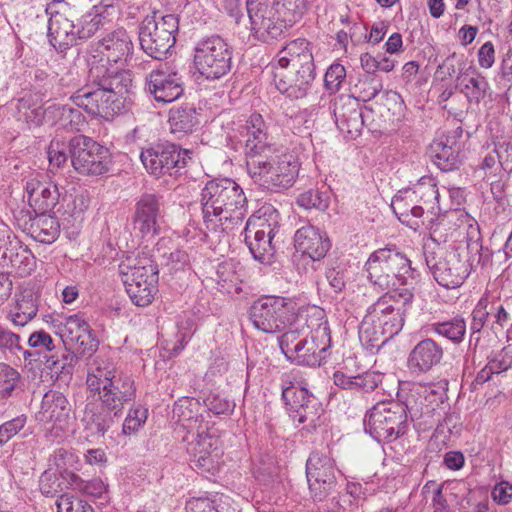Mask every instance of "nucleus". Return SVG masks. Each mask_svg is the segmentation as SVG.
<instances>
[{
	"instance_id": "obj_1",
	"label": "nucleus",
	"mask_w": 512,
	"mask_h": 512,
	"mask_svg": "<svg viewBox=\"0 0 512 512\" xmlns=\"http://www.w3.org/2000/svg\"><path fill=\"white\" fill-rule=\"evenodd\" d=\"M413 299V292L406 287L387 291L379 297L368 307L361 322L360 340L371 347H379L388 338L397 335L404 326Z\"/></svg>"
},
{
	"instance_id": "obj_2",
	"label": "nucleus",
	"mask_w": 512,
	"mask_h": 512,
	"mask_svg": "<svg viewBox=\"0 0 512 512\" xmlns=\"http://www.w3.org/2000/svg\"><path fill=\"white\" fill-rule=\"evenodd\" d=\"M276 88L291 99H302L315 79V63L310 43L305 39L290 41L271 64Z\"/></svg>"
},
{
	"instance_id": "obj_3",
	"label": "nucleus",
	"mask_w": 512,
	"mask_h": 512,
	"mask_svg": "<svg viewBox=\"0 0 512 512\" xmlns=\"http://www.w3.org/2000/svg\"><path fill=\"white\" fill-rule=\"evenodd\" d=\"M105 74V70L89 71L91 85L77 90L71 99L79 108L84 109L92 116L112 119L121 113L124 107L125 93L132 86L131 74L117 75L115 72Z\"/></svg>"
},
{
	"instance_id": "obj_4",
	"label": "nucleus",
	"mask_w": 512,
	"mask_h": 512,
	"mask_svg": "<svg viewBox=\"0 0 512 512\" xmlns=\"http://www.w3.org/2000/svg\"><path fill=\"white\" fill-rule=\"evenodd\" d=\"M46 12L50 15L48 40L58 52L79 45L94 35H102L111 26V21L106 16L96 12L83 15L75 23L64 0H53L47 4Z\"/></svg>"
},
{
	"instance_id": "obj_5",
	"label": "nucleus",
	"mask_w": 512,
	"mask_h": 512,
	"mask_svg": "<svg viewBox=\"0 0 512 512\" xmlns=\"http://www.w3.org/2000/svg\"><path fill=\"white\" fill-rule=\"evenodd\" d=\"M203 223L207 230L216 232L226 222L237 224L247 211L243 189L232 179L209 180L201 191Z\"/></svg>"
},
{
	"instance_id": "obj_6",
	"label": "nucleus",
	"mask_w": 512,
	"mask_h": 512,
	"mask_svg": "<svg viewBox=\"0 0 512 512\" xmlns=\"http://www.w3.org/2000/svg\"><path fill=\"white\" fill-rule=\"evenodd\" d=\"M467 250L472 254L469 258L455 247L438 246L425 252L426 265L439 285L448 289L458 288L471 270L490 261L488 249L484 250L479 240L468 242Z\"/></svg>"
},
{
	"instance_id": "obj_7",
	"label": "nucleus",
	"mask_w": 512,
	"mask_h": 512,
	"mask_svg": "<svg viewBox=\"0 0 512 512\" xmlns=\"http://www.w3.org/2000/svg\"><path fill=\"white\" fill-rule=\"evenodd\" d=\"M251 29L261 40L277 38L286 26L298 22L306 10L304 0H247Z\"/></svg>"
},
{
	"instance_id": "obj_8",
	"label": "nucleus",
	"mask_w": 512,
	"mask_h": 512,
	"mask_svg": "<svg viewBox=\"0 0 512 512\" xmlns=\"http://www.w3.org/2000/svg\"><path fill=\"white\" fill-rule=\"evenodd\" d=\"M200 409L201 404L196 398L182 397L174 404L173 417L187 429L183 441L187 443L186 450L190 455L191 467L209 471L213 468L214 457L218 456V453L213 455L217 451L218 439L199 430L193 431L200 416Z\"/></svg>"
},
{
	"instance_id": "obj_9",
	"label": "nucleus",
	"mask_w": 512,
	"mask_h": 512,
	"mask_svg": "<svg viewBox=\"0 0 512 512\" xmlns=\"http://www.w3.org/2000/svg\"><path fill=\"white\" fill-rule=\"evenodd\" d=\"M365 268L369 281L381 290L391 291L404 286L414 277L410 259L395 245L380 248L368 258Z\"/></svg>"
},
{
	"instance_id": "obj_10",
	"label": "nucleus",
	"mask_w": 512,
	"mask_h": 512,
	"mask_svg": "<svg viewBox=\"0 0 512 512\" xmlns=\"http://www.w3.org/2000/svg\"><path fill=\"white\" fill-rule=\"evenodd\" d=\"M246 166L253 181L268 190L291 187L298 174V163L291 155H274L273 151L252 154Z\"/></svg>"
},
{
	"instance_id": "obj_11",
	"label": "nucleus",
	"mask_w": 512,
	"mask_h": 512,
	"mask_svg": "<svg viewBox=\"0 0 512 512\" xmlns=\"http://www.w3.org/2000/svg\"><path fill=\"white\" fill-rule=\"evenodd\" d=\"M119 272L132 303L140 307L151 304L159 279L158 266L151 257H129L120 263Z\"/></svg>"
},
{
	"instance_id": "obj_12",
	"label": "nucleus",
	"mask_w": 512,
	"mask_h": 512,
	"mask_svg": "<svg viewBox=\"0 0 512 512\" xmlns=\"http://www.w3.org/2000/svg\"><path fill=\"white\" fill-rule=\"evenodd\" d=\"M133 53V43L127 31L119 28L107 32L103 37L92 44L89 50L88 64L89 71L97 67L98 70H105V74L114 76L111 72L120 74H131L121 68Z\"/></svg>"
},
{
	"instance_id": "obj_13",
	"label": "nucleus",
	"mask_w": 512,
	"mask_h": 512,
	"mask_svg": "<svg viewBox=\"0 0 512 512\" xmlns=\"http://www.w3.org/2000/svg\"><path fill=\"white\" fill-rule=\"evenodd\" d=\"M178 30L179 19L174 14L153 12L147 15L139 25L141 49L156 60L164 59L176 43Z\"/></svg>"
},
{
	"instance_id": "obj_14",
	"label": "nucleus",
	"mask_w": 512,
	"mask_h": 512,
	"mask_svg": "<svg viewBox=\"0 0 512 512\" xmlns=\"http://www.w3.org/2000/svg\"><path fill=\"white\" fill-rule=\"evenodd\" d=\"M407 409L394 400L376 403L365 415V431L378 442L396 440L407 431Z\"/></svg>"
},
{
	"instance_id": "obj_15",
	"label": "nucleus",
	"mask_w": 512,
	"mask_h": 512,
	"mask_svg": "<svg viewBox=\"0 0 512 512\" xmlns=\"http://www.w3.org/2000/svg\"><path fill=\"white\" fill-rule=\"evenodd\" d=\"M193 51L194 66L206 79L217 80L231 71L232 49L219 35L200 39Z\"/></svg>"
},
{
	"instance_id": "obj_16",
	"label": "nucleus",
	"mask_w": 512,
	"mask_h": 512,
	"mask_svg": "<svg viewBox=\"0 0 512 512\" xmlns=\"http://www.w3.org/2000/svg\"><path fill=\"white\" fill-rule=\"evenodd\" d=\"M279 214L274 208H268L264 216H253L245 227V242L253 258L261 263H271L275 252V237L279 231Z\"/></svg>"
},
{
	"instance_id": "obj_17",
	"label": "nucleus",
	"mask_w": 512,
	"mask_h": 512,
	"mask_svg": "<svg viewBox=\"0 0 512 512\" xmlns=\"http://www.w3.org/2000/svg\"><path fill=\"white\" fill-rule=\"evenodd\" d=\"M249 318L255 328L265 333L285 330L297 319L293 302L282 297L265 296L253 302L249 309Z\"/></svg>"
},
{
	"instance_id": "obj_18",
	"label": "nucleus",
	"mask_w": 512,
	"mask_h": 512,
	"mask_svg": "<svg viewBox=\"0 0 512 512\" xmlns=\"http://www.w3.org/2000/svg\"><path fill=\"white\" fill-rule=\"evenodd\" d=\"M74 169L83 175L97 176L109 171L112 164L109 150L84 135L72 137L68 142Z\"/></svg>"
},
{
	"instance_id": "obj_19",
	"label": "nucleus",
	"mask_w": 512,
	"mask_h": 512,
	"mask_svg": "<svg viewBox=\"0 0 512 512\" xmlns=\"http://www.w3.org/2000/svg\"><path fill=\"white\" fill-rule=\"evenodd\" d=\"M314 316L317 324L308 325V329L312 333L310 338L307 336L294 354L288 358L299 365L321 366L325 362L327 351L331 346L330 329L325 320L324 311L315 310Z\"/></svg>"
},
{
	"instance_id": "obj_20",
	"label": "nucleus",
	"mask_w": 512,
	"mask_h": 512,
	"mask_svg": "<svg viewBox=\"0 0 512 512\" xmlns=\"http://www.w3.org/2000/svg\"><path fill=\"white\" fill-rule=\"evenodd\" d=\"M191 154L174 143L162 142L142 149L140 159L149 174L160 177L185 167Z\"/></svg>"
},
{
	"instance_id": "obj_21",
	"label": "nucleus",
	"mask_w": 512,
	"mask_h": 512,
	"mask_svg": "<svg viewBox=\"0 0 512 512\" xmlns=\"http://www.w3.org/2000/svg\"><path fill=\"white\" fill-rule=\"evenodd\" d=\"M145 90L156 102L171 103L183 94V79L177 70L164 64L147 75Z\"/></svg>"
},
{
	"instance_id": "obj_22",
	"label": "nucleus",
	"mask_w": 512,
	"mask_h": 512,
	"mask_svg": "<svg viewBox=\"0 0 512 512\" xmlns=\"http://www.w3.org/2000/svg\"><path fill=\"white\" fill-rule=\"evenodd\" d=\"M330 109L337 128L347 136L360 134L364 125L360 102L355 95L341 94L334 98Z\"/></svg>"
},
{
	"instance_id": "obj_23",
	"label": "nucleus",
	"mask_w": 512,
	"mask_h": 512,
	"mask_svg": "<svg viewBox=\"0 0 512 512\" xmlns=\"http://www.w3.org/2000/svg\"><path fill=\"white\" fill-rule=\"evenodd\" d=\"M285 406L293 422L303 425V429L308 432L315 430L324 422L323 405L310 391L285 403Z\"/></svg>"
},
{
	"instance_id": "obj_24",
	"label": "nucleus",
	"mask_w": 512,
	"mask_h": 512,
	"mask_svg": "<svg viewBox=\"0 0 512 512\" xmlns=\"http://www.w3.org/2000/svg\"><path fill=\"white\" fill-rule=\"evenodd\" d=\"M161 196L146 193L136 203L133 217V229L141 237L155 235L159 230V219L161 217Z\"/></svg>"
},
{
	"instance_id": "obj_25",
	"label": "nucleus",
	"mask_w": 512,
	"mask_h": 512,
	"mask_svg": "<svg viewBox=\"0 0 512 512\" xmlns=\"http://www.w3.org/2000/svg\"><path fill=\"white\" fill-rule=\"evenodd\" d=\"M93 394H97L100 402L106 407L123 412L124 406L134 401L136 387L132 377L122 372Z\"/></svg>"
},
{
	"instance_id": "obj_26",
	"label": "nucleus",
	"mask_w": 512,
	"mask_h": 512,
	"mask_svg": "<svg viewBox=\"0 0 512 512\" xmlns=\"http://www.w3.org/2000/svg\"><path fill=\"white\" fill-rule=\"evenodd\" d=\"M25 191L29 206L36 214L51 212L59 202L60 193L57 185L44 177L29 178L25 184Z\"/></svg>"
},
{
	"instance_id": "obj_27",
	"label": "nucleus",
	"mask_w": 512,
	"mask_h": 512,
	"mask_svg": "<svg viewBox=\"0 0 512 512\" xmlns=\"http://www.w3.org/2000/svg\"><path fill=\"white\" fill-rule=\"evenodd\" d=\"M443 357L442 345L432 338H426L419 341L410 351L407 366L413 374H425L438 366Z\"/></svg>"
},
{
	"instance_id": "obj_28",
	"label": "nucleus",
	"mask_w": 512,
	"mask_h": 512,
	"mask_svg": "<svg viewBox=\"0 0 512 512\" xmlns=\"http://www.w3.org/2000/svg\"><path fill=\"white\" fill-rule=\"evenodd\" d=\"M294 245L297 251L308 255L313 261L324 258L331 247L326 233L312 225L303 226L296 231Z\"/></svg>"
},
{
	"instance_id": "obj_29",
	"label": "nucleus",
	"mask_w": 512,
	"mask_h": 512,
	"mask_svg": "<svg viewBox=\"0 0 512 512\" xmlns=\"http://www.w3.org/2000/svg\"><path fill=\"white\" fill-rule=\"evenodd\" d=\"M391 208L398 219L417 230L420 226V219L425 212V207L420 205L409 188L399 190L392 198Z\"/></svg>"
},
{
	"instance_id": "obj_30",
	"label": "nucleus",
	"mask_w": 512,
	"mask_h": 512,
	"mask_svg": "<svg viewBox=\"0 0 512 512\" xmlns=\"http://www.w3.org/2000/svg\"><path fill=\"white\" fill-rule=\"evenodd\" d=\"M99 346V341L92 329L79 336V340L75 341L74 346H67L68 352L62 356V360L55 359L54 355L47 358L46 362L50 369H61L64 370L68 365L73 367L74 362L77 360V355L80 356H91L93 355Z\"/></svg>"
},
{
	"instance_id": "obj_31",
	"label": "nucleus",
	"mask_w": 512,
	"mask_h": 512,
	"mask_svg": "<svg viewBox=\"0 0 512 512\" xmlns=\"http://www.w3.org/2000/svg\"><path fill=\"white\" fill-rule=\"evenodd\" d=\"M70 412L71 405L62 392L50 390L44 394L40 411L42 421L53 422L62 429Z\"/></svg>"
},
{
	"instance_id": "obj_32",
	"label": "nucleus",
	"mask_w": 512,
	"mask_h": 512,
	"mask_svg": "<svg viewBox=\"0 0 512 512\" xmlns=\"http://www.w3.org/2000/svg\"><path fill=\"white\" fill-rule=\"evenodd\" d=\"M246 129L248 136L245 144L246 158L252 156V154L273 151L266 123L260 114L254 113L250 116Z\"/></svg>"
},
{
	"instance_id": "obj_33",
	"label": "nucleus",
	"mask_w": 512,
	"mask_h": 512,
	"mask_svg": "<svg viewBox=\"0 0 512 512\" xmlns=\"http://www.w3.org/2000/svg\"><path fill=\"white\" fill-rule=\"evenodd\" d=\"M121 373L111 359L98 355L88 364L87 389L91 393L100 391L101 386L108 385Z\"/></svg>"
},
{
	"instance_id": "obj_34",
	"label": "nucleus",
	"mask_w": 512,
	"mask_h": 512,
	"mask_svg": "<svg viewBox=\"0 0 512 512\" xmlns=\"http://www.w3.org/2000/svg\"><path fill=\"white\" fill-rule=\"evenodd\" d=\"M333 381L336 386L344 390H350L359 393L373 392L381 382V375L367 371L355 376H350L342 371H336L333 374Z\"/></svg>"
},
{
	"instance_id": "obj_35",
	"label": "nucleus",
	"mask_w": 512,
	"mask_h": 512,
	"mask_svg": "<svg viewBox=\"0 0 512 512\" xmlns=\"http://www.w3.org/2000/svg\"><path fill=\"white\" fill-rule=\"evenodd\" d=\"M313 317L315 316L313 315ZM314 321L315 318L309 321L307 315L297 313V319L286 328L287 331L278 337L280 349L287 359L294 354L307 337L308 325L315 324Z\"/></svg>"
},
{
	"instance_id": "obj_36",
	"label": "nucleus",
	"mask_w": 512,
	"mask_h": 512,
	"mask_svg": "<svg viewBox=\"0 0 512 512\" xmlns=\"http://www.w3.org/2000/svg\"><path fill=\"white\" fill-rule=\"evenodd\" d=\"M86 410L89 415L88 425L90 429L95 431L99 436L113 433L123 413L121 411L112 410L102 403L98 406L93 405L91 408L87 405Z\"/></svg>"
},
{
	"instance_id": "obj_37",
	"label": "nucleus",
	"mask_w": 512,
	"mask_h": 512,
	"mask_svg": "<svg viewBox=\"0 0 512 512\" xmlns=\"http://www.w3.org/2000/svg\"><path fill=\"white\" fill-rule=\"evenodd\" d=\"M47 122L70 131H80L84 117L79 109L68 104H53L47 107Z\"/></svg>"
},
{
	"instance_id": "obj_38",
	"label": "nucleus",
	"mask_w": 512,
	"mask_h": 512,
	"mask_svg": "<svg viewBox=\"0 0 512 512\" xmlns=\"http://www.w3.org/2000/svg\"><path fill=\"white\" fill-rule=\"evenodd\" d=\"M448 138L433 141L430 146L431 157L442 171L457 169L461 163L458 148L454 147Z\"/></svg>"
},
{
	"instance_id": "obj_39",
	"label": "nucleus",
	"mask_w": 512,
	"mask_h": 512,
	"mask_svg": "<svg viewBox=\"0 0 512 512\" xmlns=\"http://www.w3.org/2000/svg\"><path fill=\"white\" fill-rule=\"evenodd\" d=\"M29 234L36 241L44 244L53 243L60 234V225L56 217L46 214H36L31 220Z\"/></svg>"
},
{
	"instance_id": "obj_40",
	"label": "nucleus",
	"mask_w": 512,
	"mask_h": 512,
	"mask_svg": "<svg viewBox=\"0 0 512 512\" xmlns=\"http://www.w3.org/2000/svg\"><path fill=\"white\" fill-rule=\"evenodd\" d=\"M169 123L173 133H192L199 124L196 108L189 103L173 107L169 112Z\"/></svg>"
},
{
	"instance_id": "obj_41",
	"label": "nucleus",
	"mask_w": 512,
	"mask_h": 512,
	"mask_svg": "<svg viewBox=\"0 0 512 512\" xmlns=\"http://www.w3.org/2000/svg\"><path fill=\"white\" fill-rule=\"evenodd\" d=\"M307 479H319L323 477L336 478L335 461L331 457L328 447L319 451H313L306 463Z\"/></svg>"
},
{
	"instance_id": "obj_42",
	"label": "nucleus",
	"mask_w": 512,
	"mask_h": 512,
	"mask_svg": "<svg viewBox=\"0 0 512 512\" xmlns=\"http://www.w3.org/2000/svg\"><path fill=\"white\" fill-rule=\"evenodd\" d=\"M457 80L462 86L461 92L466 95L469 101L479 102L480 99L485 97L489 87L488 82L486 78L474 68L470 67L466 72H462V69L459 68Z\"/></svg>"
},
{
	"instance_id": "obj_43",
	"label": "nucleus",
	"mask_w": 512,
	"mask_h": 512,
	"mask_svg": "<svg viewBox=\"0 0 512 512\" xmlns=\"http://www.w3.org/2000/svg\"><path fill=\"white\" fill-rule=\"evenodd\" d=\"M428 327L429 331L451 341L455 345L462 343L467 328L465 319L460 315L448 320L433 322Z\"/></svg>"
},
{
	"instance_id": "obj_44",
	"label": "nucleus",
	"mask_w": 512,
	"mask_h": 512,
	"mask_svg": "<svg viewBox=\"0 0 512 512\" xmlns=\"http://www.w3.org/2000/svg\"><path fill=\"white\" fill-rule=\"evenodd\" d=\"M38 312V299L31 290L23 291L16 300V305L11 311V319L19 326L26 325Z\"/></svg>"
},
{
	"instance_id": "obj_45",
	"label": "nucleus",
	"mask_w": 512,
	"mask_h": 512,
	"mask_svg": "<svg viewBox=\"0 0 512 512\" xmlns=\"http://www.w3.org/2000/svg\"><path fill=\"white\" fill-rule=\"evenodd\" d=\"M2 258L9 259L11 267L16 269L21 277L30 275L36 267V259L27 247L19 246L16 252L13 249L3 251Z\"/></svg>"
},
{
	"instance_id": "obj_46",
	"label": "nucleus",
	"mask_w": 512,
	"mask_h": 512,
	"mask_svg": "<svg viewBox=\"0 0 512 512\" xmlns=\"http://www.w3.org/2000/svg\"><path fill=\"white\" fill-rule=\"evenodd\" d=\"M414 194L420 205L425 207V210L434 209V205L438 202V188L435 180L430 176L421 177L416 184L408 187Z\"/></svg>"
},
{
	"instance_id": "obj_47",
	"label": "nucleus",
	"mask_w": 512,
	"mask_h": 512,
	"mask_svg": "<svg viewBox=\"0 0 512 512\" xmlns=\"http://www.w3.org/2000/svg\"><path fill=\"white\" fill-rule=\"evenodd\" d=\"M90 329V325L84 319L80 318L78 315H72L65 320L58 334L65 347L74 346L75 341L79 340V336H82Z\"/></svg>"
},
{
	"instance_id": "obj_48",
	"label": "nucleus",
	"mask_w": 512,
	"mask_h": 512,
	"mask_svg": "<svg viewBox=\"0 0 512 512\" xmlns=\"http://www.w3.org/2000/svg\"><path fill=\"white\" fill-rule=\"evenodd\" d=\"M282 399L287 403L304 392L309 391L307 380L297 371H291L283 375L282 383Z\"/></svg>"
},
{
	"instance_id": "obj_49",
	"label": "nucleus",
	"mask_w": 512,
	"mask_h": 512,
	"mask_svg": "<svg viewBox=\"0 0 512 512\" xmlns=\"http://www.w3.org/2000/svg\"><path fill=\"white\" fill-rule=\"evenodd\" d=\"M66 479L70 488L88 496L99 498L107 491V485L100 478L85 481L77 474L71 472Z\"/></svg>"
},
{
	"instance_id": "obj_50",
	"label": "nucleus",
	"mask_w": 512,
	"mask_h": 512,
	"mask_svg": "<svg viewBox=\"0 0 512 512\" xmlns=\"http://www.w3.org/2000/svg\"><path fill=\"white\" fill-rule=\"evenodd\" d=\"M296 202L300 207H303L306 210L315 209L324 212L329 207L330 196L327 191L310 189L301 193L297 197Z\"/></svg>"
},
{
	"instance_id": "obj_51",
	"label": "nucleus",
	"mask_w": 512,
	"mask_h": 512,
	"mask_svg": "<svg viewBox=\"0 0 512 512\" xmlns=\"http://www.w3.org/2000/svg\"><path fill=\"white\" fill-rule=\"evenodd\" d=\"M71 472L66 471L60 475L45 471L39 481L40 491L46 496H55L57 493L63 492L70 485L66 477Z\"/></svg>"
},
{
	"instance_id": "obj_52",
	"label": "nucleus",
	"mask_w": 512,
	"mask_h": 512,
	"mask_svg": "<svg viewBox=\"0 0 512 512\" xmlns=\"http://www.w3.org/2000/svg\"><path fill=\"white\" fill-rule=\"evenodd\" d=\"M28 345L38 349L37 352L22 350L24 358L30 361L36 360V356L41 352H52L56 348L53 338L44 330L33 332L28 339Z\"/></svg>"
},
{
	"instance_id": "obj_53",
	"label": "nucleus",
	"mask_w": 512,
	"mask_h": 512,
	"mask_svg": "<svg viewBox=\"0 0 512 512\" xmlns=\"http://www.w3.org/2000/svg\"><path fill=\"white\" fill-rule=\"evenodd\" d=\"M18 110L29 125L40 126L43 121L47 122V108L31 106L30 97H23L19 100Z\"/></svg>"
},
{
	"instance_id": "obj_54",
	"label": "nucleus",
	"mask_w": 512,
	"mask_h": 512,
	"mask_svg": "<svg viewBox=\"0 0 512 512\" xmlns=\"http://www.w3.org/2000/svg\"><path fill=\"white\" fill-rule=\"evenodd\" d=\"M383 85L380 80L375 79L372 76H365L362 79H359L358 83L354 86V94L358 98V101L367 102L371 99L375 98L378 93L382 90Z\"/></svg>"
},
{
	"instance_id": "obj_55",
	"label": "nucleus",
	"mask_w": 512,
	"mask_h": 512,
	"mask_svg": "<svg viewBox=\"0 0 512 512\" xmlns=\"http://www.w3.org/2000/svg\"><path fill=\"white\" fill-rule=\"evenodd\" d=\"M488 299L483 297L476 304L475 308L471 313L470 323V340L469 343L472 345L474 335L480 334L482 328L487 322L489 312L487 311Z\"/></svg>"
},
{
	"instance_id": "obj_56",
	"label": "nucleus",
	"mask_w": 512,
	"mask_h": 512,
	"mask_svg": "<svg viewBox=\"0 0 512 512\" xmlns=\"http://www.w3.org/2000/svg\"><path fill=\"white\" fill-rule=\"evenodd\" d=\"M148 410L142 407H136L129 410L123 424L121 434L131 435L137 432L146 422Z\"/></svg>"
},
{
	"instance_id": "obj_57",
	"label": "nucleus",
	"mask_w": 512,
	"mask_h": 512,
	"mask_svg": "<svg viewBox=\"0 0 512 512\" xmlns=\"http://www.w3.org/2000/svg\"><path fill=\"white\" fill-rule=\"evenodd\" d=\"M314 501L324 500L336 486V478L307 479Z\"/></svg>"
},
{
	"instance_id": "obj_58",
	"label": "nucleus",
	"mask_w": 512,
	"mask_h": 512,
	"mask_svg": "<svg viewBox=\"0 0 512 512\" xmlns=\"http://www.w3.org/2000/svg\"><path fill=\"white\" fill-rule=\"evenodd\" d=\"M346 77V69L339 63H333L327 69L324 77V85L330 93H335L339 90L342 82Z\"/></svg>"
},
{
	"instance_id": "obj_59",
	"label": "nucleus",
	"mask_w": 512,
	"mask_h": 512,
	"mask_svg": "<svg viewBox=\"0 0 512 512\" xmlns=\"http://www.w3.org/2000/svg\"><path fill=\"white\" fill-rule=\"evenodd\" d=\"M56 505L58 512H94L91 505L68 494H62Z\"/></svg>"
},
{
	"instance_id": "obj_60",
	"label": "nucleus",
	"mask_w": 512,
	"mask_h": 512,
	"mask_svg": "<svg viewBox=\"0 0 512 512\" xmlns=\"http://www.w3.org/2000/svg\"><path fill=\"white\" fill-rule=\"evenodd\" d=\"M216 275L217 282L221 286V289L227 292H230V288L237 284L238 276L233 270V264L230 262L219 264Z\"/></svg>"
},
{
	"instance_id": "obj_61",
	"label": "nucleus",
	"mask_w": 512,
	"mask_h": 512,
	"mask_svg": "<svg viewBox=\"0 0 512 512\" xmlns=\"http://www.w3.org/2000/svg\"><path fill=\"white\" fill-rule=\"evenodd\" d=\"M19 378V373L4 365L0 371V398H6L11 395L15 388V383Z\"/></svg>"
},
{
	"instance_id": "obj_62",
	"label": "nucleus",
	"mask_w": 512,
	"mask_h": 512,
	"mask_svg": "<svg viewBox=\"0 0 512 512\" xmlns=\"http://www.w3.org/2000/svg\"><path fill=\"white\" fill-rule=\"evenodd\" d=\"M26 424V416L21 415L12 420L3 423L0 426V446L7 443L15 436Z\"/></svg>"
},
{
	"instance_id": "obj_63",
	"label": "nucleus",
	"mask_w": 512,
	"mask_h": 512,
	"mask_svg": "<svg viewBox=\"0 0 512 512\" xmlns=\"http://www.w3.org/2000/svg\"><path fill=\"white\" fill-rule=\"evenodd\" d=\"M455 62H457L460 66L463 63V55L459 57L457 53L453 52L447 56L446 59L438 65L435 71V77L441 81L452 77L456 72Z\"/></svg>"
},
{
	"instance_id": "obj_64",
	"label": "nucleus",
	"mask_w": 512,
	"mask_h": 512,
	"mask_svg": "<svg viewBox=\"0 0 512 512\" xmlns=\"http://www.w3.org/2000/svg\"><path fill=\"white\" fill-rule=\"evenodd\" d=\"M208 409L216 415L227 414L234 408V404L218 394H210L205 400Z\"/></svg>"
}]
</instances>
